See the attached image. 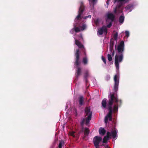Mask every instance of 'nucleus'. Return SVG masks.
I'll return each instance as SVG.
<instances>
[{
	"instance_id": "f257e3e1",
	"label": "nucleus",
	"mask_w": 148,
	"mask_h": 148,
	"mask_svg": "<svg viewBox=\"0 0 148 148\" xmlns=\"http://www.w3.org/2000/svg\"><path fill=\"white\" fill-rule=\"evenodd\" d=\"M114 93H110L108 103L109 112L107 116H112V112L114 113L117 112L118 107H120L122 104L121 100H119L117 95H115V92L118 91L119 83V79H118L117 75H114Z\"/></svg>"
},
{
	"instance_id": "f03ea898",
	"label": "nucleus",
	"mask_w": 148,
	"mask_h": 148,
	"mask_svg": "<svg viewBox=\"0 0 148 148\" xmlns=\"http://www.w3.org/2000/svg\"><path fill=\"white\" fill-rule=\"evenodd\" d=\"M80 52L79 49H77L76 50L75 56L76 57L75 61V65L77 66V70L76 76L77 77L81 73V69L79 67V66L81 62L79 60V54Z\"/></svg>"
},
{
	"instance_id": "7ed1b4c3",
	"label": "nucleus",
	"mask_w": 148,
	"mask_h": 148,
	"mask_svg": "<svg viewBox=\"0 0 148 148\" xmlns=\"http://www.w3.org/2000/svg\"><path fill=\"white\" fill-rule=\"evenodd\" d=\"M85 116H87L85 118V119L84 118V123L85 121V123L86 125H88L89 124L90 121L91 120L92 115V112L90 111V107H86L85 109Z\"/></svg>"
},
{
	"instance_id": "20e7f679",
	"label": "nucleus",
	"mask_w": 148,
	"mask_h": 148,
	"mask_svg": "<svg viewBox=\"0 0 148 148\" xmlns=\"http://www.w3.org/2000/svg\"><path fill=\"white\" fill-rule=\"evenodd\" d=\"M123 53L116 54L114 57V64L116 68L119 69V63L121 62L123 59Z\"/></svg>"
},
{
	"instance_id": "39448f33",
	"label": "nucleus",
	"mask_w": 148,
	"mask_h": 148,
	"mask_svg": "<svg viewBox=\"0 0 148 148\" xmlns=\"http://www.w3.org/2000/svg\"><path fill=\"white\" fill-rule=\"evenodd\" d=\"M116 50H117L118 53H122L124 51V42L122 40L120 43L115 48Z\"/></svg>"
},
{
	"instance_id": "423d86ee",
	"label": "nucleus",
	"mask_w": 148,
	"mask_h": 148,
	"mask_svg": "<svg viewBox=\"0 0 148 148\" xmlns=\"http://www.w3.org/2000/svg\"><path fill=\"white\" fill-rule=\"evenodd\" d=\"M102 138L99 136H96L94 137L93 142L95 147L99 146V144L102 141Z\"/></svg>"
},
{
	"instance_id": "0eeeda50",
	"label": "nucleus",
	"mask_w": 148,
	"mask_h": 148,
	"mask_svg": "<svg viewBox=\"0 0 148 148\" xmlns=\"http://www.w3.org/2000/svg\"><path fill=\"white\" fill-rule=\"evenodd\" d=\"M83 2H81V5L79 7L78 11L79 14L75 19V21L76 22H77V21L80 20L81 18V15L83 11Z\"/></svg>"
},
{
	"instance_id": "6e6552de",
	"label": "nucleus",
	"mask_w": 148,
	"mask_h": 148,
	"mask_svg": "<svg viewBox=\"0 0 148 148\" xmlns=\"http://www.w3.org/2000/svg\"><path fill=\"white\" fill-rule=\"evenodd\" d=\"M98 34L99 35H102L103 33H104L106 35L107 33V29L106 26H103L101 28L98 30Z\"/></svg>"
},
{
	"instance_id": "1a4fd4ad",
	"label": "nucleus",
	"mask_w": 148,
	"mask_h": 148,
	"mask_svg": "<svg viewBox=\"0 0 148 148\" xmlns=\"http://www.w3.org/2000/svg\"><path fill=\"white\" fill-rule=\"evenodd\" d=\"M78 25H79V27H75L74 28L75 31L76 33L83 30V23L82 22L81 24L79 25L78 23Z\"/></svg>"
},
{
	"instance_id": "9d476101",
	"label": "nucleus",
	"mask_w": 148,
	"mask_h": 148,
	"mask_svg": "<svg viewBox=\"0 0 148 148\" xmlns=\"http://www.w3.org/2000/svg\"><path fill=\"white\" fill-rule=\"evenodd\" d=\"M110 137L111 138L112 136L114 139H116L117 138V132L115 130H112L111 132H110Z\"/></svg>"
},
{
	"instance_id": "9b49d317",
	"label": "nucleus",
	"mask_w": 148,
	"mask_h": 148,
	"mask_svg": "<svg viewBox=\"0 0 148 148\" xmlns=\"http://www.w3.org/2000/svg\"><path fill=\"white\" fill-rule=\"evenodd\" d=\"M110 132H108L106 133V136H105L103 139V143H106L107 141L108 140L109 138H110Z\"/></svg>"
},
{
	"instance_id": "f8f14e48",
	"label": "nucleus",
	"mask_w": 148,
	"mask_h": 148,
	"mask_svg": "<svg viewBox=\"0 0 148 148\" xmlns=\"http://www.w3.org/2000/svg\"><path fill=\"white\" fill-rule=\"evenodd\" d=\"M84 76L85 79V82L86 83V86H87L88 85V81L87 80V78L89 76V74L88 71H85L84 74Z\"/></svg>"
},
{
	"instance_id": "ddd939ff",
	"label": "nucleus",
	"mask_w": 148,
	"mask_h": 148,
	"mask_svg": "<svg viewBox=\"0 0 148 148\" xmlns=\"http://www.w3.org/2000/svg\"><path fill=\"white\" fill-rule=\"evenodd\" d=\"M123 5V3L122 2H119L116 7L118 9V11L119 13L122 12V10L121 9V7Z\"/></svg>"
},
{
	"instance_id": "4468645a",
	"label": "nucleus",
	"mask_w": 148,
	"mask_h": 148,
	"mask_svg": "<svg viewBox=\"0 0 148 148\" xmlns=\"http://www.w3.org/2000/svg\"><path fill=\"white\" fill-rule=\"evenodd\" d=\"M75 44L79 48H83V45L81 42L77 40H75Z\"/></svg>"
},
{
	"instance_id": "2eb2a0df",
	"label": "nucleus",
	"mask_w": 148,
	"mask_h": 148,
	"mask_svg": "<svg viewBox=\"0 0 148 148\" xmlns=\"http://www.w3.org/2000/svg\"><path fill=\"white\" fill-rule=\"evenodd\" d=\"M99 132L100 135L103 136L105 134L106 131L104 128L100 127L99 129Z\"/></svg>"
},
{
	"instance_id": "dca6fc26",
	"label": "nucleus",
	"mask_w": 148,
	"mask_h": 148,
	"mask_svg": "<svg viewBox=\"0 0 148 148\" xmlns=\"http://www.w3.org/2000/svg\"><path fill=\"white\" fill-rule=\"evenodd\" d=\"M108 18L111 20L112 21H113L115 18L114 15L112 13H109L108 14Z\"/></svg>"
},
{
	"instance_id": "f3484780",
	"label": "nucleus",
	"mask_w": 148,
	"mask_h": 148,
	"mask_svg": "<svg viewBox=\"0 0 148 148\" xmlns=\"http://www.w3.org/2000/svg\"><path fill=\"white\" fill-rule=\"evenodd\" d=\"M79 104L80 106H82L83 104V96H80L79 98Z\"/></svg>"
},
{
	"instance_id": "a211bd4d",
	"label": "nucleus",
	"mask_w": 148,
	"mask_h": 148,
	"mask_svg": "<svg viewBox=\"0 0 148 148\" xmlns=\"http://www.w3.org/2000/svg\"><path fill=\"white\" fill-rule=\"evenodd\" d=\"M107 101V99L106 98L104 99L102 101L101 104L102 106L104 108H106V107Z\"/></svg>"
},
{
	"instance_id": "6ab92c4d",
	"label": "nucleus",
	"mask_w": 148,
	"mask_h": 148,
	"mask_svg": "<svg viewBox=\"0 0 148 148\" xmlns=\"http://www.w3.org/2000/svg\"><path fill=\"white\" fill-rule=\"evenodd\" d=\"M89 132V129L87 127H85L84 129V135L85 136H88Z\"/></svg>"
},
{
	"instance_id": "aec40b11",
	"label": "nucleus",
	"mask_w": 148,
	"mask_h": 148,
	"mask_svg": "<svg viewBox=\"0 0 148 148\" xmlns=\"http://www.w3.org/2000/svg\"><path fill=\"white\" fill-rule=\"evenodd\" d=\"M85 55V56H84V65L87 64L88 62V60L86 56L85 53L84 51V55Z\"/></svg>"
},
{
	"instance_id": "412c9836",
	"label": "nucleus",
	"mask_w": 148,
	"mask_h": 148,
	"mask_svg": "<svg viewBox=\"0 0 148 148\" xmlns=\"http://www.w3.org/2000/svg\"><path fill=\"white\" fill-rule=\"evenodd\" d=\"M124 17L123 16H120L119 18V22L121 23L122 24L124 21Z\"/></svg>"
},
{
	"instance_id": "4be33fe9",
	"label": "nucleus",
	"mask_w": 148,
	"mask_h": 148,
	"mask_svg": "<svg viewBox=\"0 0 148 148\" xmlns=\"http://www.w3.org/2000/svg\"><path fill=\"white\" fill-rule=\"evenodd\" d=\"M133 5L132 4H129L126 6L125 8L126 10H129L130 9L132 8L133 7Z\"/></svg>"
},
{
	"instance_id": "5701e85b",
	"label": "nucleus",
	"mask_w": 148,
	"mask_h": 148,
	"mask_svg": "<svg viewBox=\"0 0 148 148\" xmlns=\"http://www.w3.org/2000/svg\"><path fill=\"white\" fill-rule=\"evenodd\" d=\"M64 145V142L63 140H61L59 143L58 145L59 148H62V146Z\"/></svg>"
},
{
	"instance_id": "b1692460",
	"label": "nucleus",
	"mask_w": 148,
	"mask_h": 148,
	"mask_svg": "<svg viewBox=\"0 0 148 148\" xmlns=\"http://www.w3.org/2000/svg\"><path fill=\"white\" fill-rule=\"evenodd\" d=\"M129 0H114L113 1L114 3H115L117 1L118 2H122L125 1V2H127L129 1Z\"/></svg>"
},
{
	"instance_id": "393cba45",
	"label": "nucleus",
	"mask_w": 148,
	"mask_h": 148,
	"mask_svg": "<svg viewBox=\"0 0 148 148\" xmlns=\"http://www.w3.org/2000/svg\"><path fill=\"white\" fill-rule=\"evenodd\" d=\"M81 125L82 127V130L80 133H81L83 131V119H82L81 122Z\"/></svg>"
},
{
	"instance_id": "a878e982",
	"label": "nucleus",
	"mask_w": 148,
	"mask_h": 148,
	"mask_svg": "<svg viewBox=\"0 0 148 148\" xmlns=\"http://www.w3.org/2000/svg\"><path fill=\"white\" fill-rule=\"evenodd\" d=\"M114 45V40L113 38H112L110 40V47H113Z\"/></svg>"
},
{
	"instance_id": "bb28decb",
	"label": "nucleus",
	"mask_w": 148,
	"mask_h": 148,
	"mask_svg": "<svg viewBox=\"0 0 148 148\" xmlns=\"http://www.w3.org/2000/svg\"><path fill=\"white\" fill-rule=\"evenodd\" d=\"M108 59V60L110 62L112 60V57L111 55L110 54H108L107 56Z\"/></svg>"
},
{
	"instance_id": "cd10ccee",
	"label": "nucleus",
	"mask_w": 148,
	"mask_h": 148,
	"mask_svg": "<svg viewBox=\"0 0 148 148\" xmlns=\"http://www.w3.org/2000/svg\"><path fill=\"white\" fill-rule=\"evenodd\" d=\"M118 33L117 32L115 33L113 36V37L115 40H117Z\"/></svg>"
},
{
	"instance_id": "c85d7f7f",
	"label": "nucleus",
	"mask_w": 148,
	"mask_h": 148,
	"mask_svg": "<svg viewBox=\"0 0 148 148\" xmlns=\"http://www.w3.org/2000/svg\"><path fill=\"white\" fill-rule=\"evenodd\" d=\"M101 59L103 61V62L104 63V64H106V58L104 57L103 56H102L101 57Z\"/></svg>"
},
{
	"instance_id": "c756f323",
	"label": "nucleus",
	"mask_w": 148,
	"mask_h": 148,
	"mask_svg": "<svg viewBox=\"0 0 148 148\" xmlns=\"http://www.w3.org/2000/svg\"><path fill=\"white\" fill-rule=\"evenodd\" d=\"M110 78V76L109 75H107L105 77V79L107 81H108Z\"/></svg>"
},
{
	"instance_id": "7c9ffc66",
	"label": "nucleus",
	"mask_w": 148,
	"mask_h": 148,
	"mask_svg": "<svg viewBox=\"0 0 148 148\" xmlns=\"http://www.w3.org/2000/svg\"><path fill=\"white\" fill-rule=\"evenodd\" d=\"M126 36L127 37H128L129 36V32L128 31H126L125 32Z\"/></svg>"
},
{
	"instance_id": "2f4dec72",
	"label": "nucleus",
	"mask_w": 148,
	"mask_h": 148,
	"mask_svg": "<svg viewBox=\"0 0 148 148\" xmlns=\"http://www.w3.org/2000/svg\"><path fill=\"white\" fill-rule=\"evenodd\" d=\"M108 118L107 116H106L105 117V122L106 123H107L108 122Z\"/></svg>"
},
{
	"instance_id": "473e14b6",
	"label": "nucleus",
	"mask_w": 148,
	"mask_h": 148,
	"mask_svg": "<svg viewBox=\"0 0 148 148\" xmlns=\"http://www.w3.org/2000/svg\"><path fill=\"white\" fill-rule=\"evenodd\" d=\"M95 22L96 25L98 24L99 23V20L98 19H97L95 21Z\"/></svg>"
},
{
	"instance_id": "72a5a7b5",
	"label": "nucleus",
	"mask_w": 148,
	"mask_h": 148,
	"mask_svg": "<svg viewBox=\"0 0 148 148\" xmlns=\"http://www.w3.org/2000/svg\"><path fill=\"white\" fill-rule=\"evenodd\" d=\"M74 133H75V132H71L70 133L71 135V136H73V137H75V136L74 135Z\"/></svg>"
},
{
	"instance_id": "f704fd0d",
	"label": "nucleus",
	"mask_w": 148,
	"mask_h": 148,
	"mask_svg": "<svg viewBox=\"0 0 148 148\" xmlns=\"http://www.w3.org/2000/svg\"><path fill=\"white\" fill-rule=\"evenodd\" d=\"M91 15H89L88 16H84V19H85L86 18H91Z\"/></svg>"
},
{
	"instance_id": "c9c22d12",
	"label": "nucleus",
	"mask_w": 148,
	"mask_h": 148,
	"mask_svg": "<svg viewBox=\"0 0 148 148\" xmlns=\"http://www.w3.org/2000/svg\"><path fill=\"white\" fill-rule=\"evenodd\" d=\"M108 119H109V120L110 121H112V116H108Z\"/></svg>"
},
{
	"instance_id": "e433bc0d",
	"label": "nucleus",
	"mask_w": 148,
	"mask_h": 148,
	"mask_svg": "<svg viewBox=\"0 0 148 148\" xmlns=\"http://www.w3.org/2000/svg\"><path fill=\"white\" fill-rule=\"evenodd\" d=\"M112 25V23H110L108 25H107V27L108 28H110Z\"/></svg>"
},
{
	"instance_id": "4c0bfd02",
	"label": "nucleus",
	"mask_w": 148,
	"mask_h": 148,
	"mask_svg": "<svg viewBox=\"0 0 148 148\" xmlns=\"http://www.w3.org/2000/svg\"><path fill=\"white\" fill-rule=\"evenodd\" d=\"M113 47H110V50L111 51H112L113 50Z\"/></svg>"
},
{
	"instance_id": "58836bf2",
	"label": "nucleus",
	"mask_w": 148,
	"mask_h": 148,
	"mask_svg": "<svg viewBox=\"0 0 148 148\" xmlns=\"http://www.w3.org/2000/svg\"><path fill=\"white\" fill-rule=\"evenodd\" d=\"M117 11H118V9L115 8L114 9V12L115 13H116Z\"/></svg>"
},
{
	"instance_id": "ea45409f",
	"label": "nucleus",
	"mask_w": 148,
	"mask_h": 148,
	"mask_svg": "<svg viewBox=\"0 0 148 148\" xmlns=\"http://www.w3.org/2000/svg\"><path fill=\"white\" fill-rule=\"evenodd\" d=\"M110 0H107L106 1V3L107 4V5H108L109 3Z\"/></svg>"
},
{
	"instance_id": "a19ab883",
	"label": "nucleus",
	"mask_w": 148,
	"mask_h": 148,
	"mask_svg": "<svg viewBox=\"0 0 148 148\" xmlns=\"http://www.w3.org/2000/svg\"><path fill=\"white\" fill-rule=\"evenodd\" d=\"M86 25L84 24V30L86 28Z\"/></svg>"
},
{
	"instance_id": "79ce46f5",
	"label": "nucleus",
	"mask_w": 148,
	"mask_h": 148,
	"mask_svg": "<svg viewBox=\"0 0 148 148\" xmlns=\"http://www.w3.org/2000/svg\"><path fill=\"white\" fill-rule=\"evenodd\" d=\"M114 53H115L114 51V50L112 52V56H113L114 54Z\"/></svg>"
},
{
	"instance_id": "37998d69",
	"label": "nucleus",
	"mask_w": 148,
	"mask_h": 148,
	"mask_svg": "<svg viewBox=\"0 0 148 148\" xmlns=\"http://www.w3.org/2000/svg\"><path fill=\"white\" fill-rule=\"evenodd\" d=\"M108 145H106V148H108Z\"/></svg>"
},
{
	"instance_id": "c03bdc74",
	"label": "nucleus",
	"mask_w": 148,
	"mask_h": 148,
	"mask_svg": "<svg viewBox=\"0 0 148 148\" xmlns=\"http://www.w3.org/2000/svg\"><path fill=\"white\" fill-rule=\"evenodd\" d=\"M102 145V146H104V147H106V145H105L104 144H103Z\"/></svg>"
},
{
	"instance_id": "a18cd8bd",
	"label": "nucleus",
	"mask_w": 148,
	"mask_h": 148,
	"mask_svg": "<svg viewBox=\"0 0 148 148\" xmlns=\"http://www.w3.org/2000/svg\"><path fill=\"white\" fill-rule=\"evenodd\" d=\"M75 112H76V113H77V111H76V110H75Z\"/></svg>"
}]
</instances>
